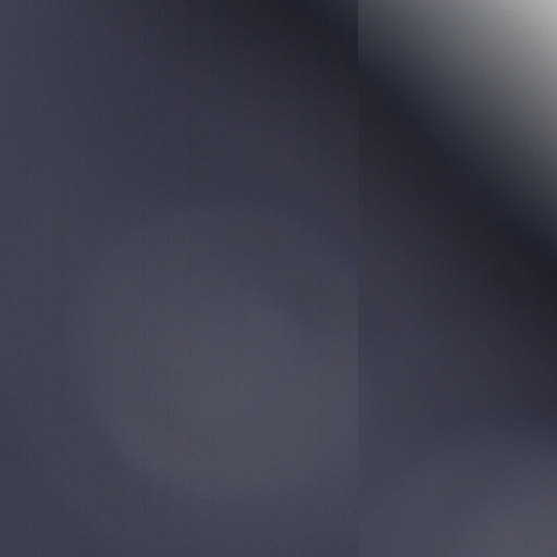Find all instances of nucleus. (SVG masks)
<instances>
[{
	"label": "nucleus",
	"mask_w": 557,
	"mask_h": 557,
	"mask_svg": "<svg viewBox=\"0 0 557 557\" xmlns=\"http://www.w3.org/2000/svg\"><path fill=\"white\" fill-rule=\"evenodd\" d=\"M343 4H345L349 9H354L355 7V0H341Z\"/></svg>",
	"instance_id": "1"
}]
</instances>
